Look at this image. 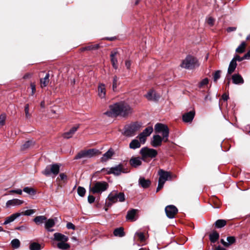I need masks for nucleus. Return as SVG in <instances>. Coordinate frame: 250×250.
<instances>
[{"label": "nucleus", "instance_id": "55", "mask_svg": "<svg viewBox=\"0 0 250 250\" xmlns=\"http://www.w3.org/2000/svg\"><path fill=\"white\" fill-rule=\"evenodd\" d=\"M207 21L209 25L212 26L214 24V20L212 18L209 17L207 19Z\"/></svg>", "mask_w": 250, "mask_h": 250}, {"label": "nucleus", "instance_id": "6", "mask_svg": "<svg viewBox=\"0 0 250 250\" xmlns=\"http://www.w3.org/2000/svg\"><path fill=\"white\" fill-rule=\"evenodd\" d=\"M108 188V184L106 182H97L93 184L92 187L90 188V191L93 194H100L105 191Z\"/></svg>", "mask_w": 250, "mask_h": 250}, {"label": "nucleus", "instance_id": "62", "mask_svg": "<svg viewBox=\"0 0 250 250\" xmlns=\"http://www.w3.org/2000/svg\"><path fill=\"white\" fill-rule=\"evenodd\" d=\"M125 66L127 69H129L131 66V62L129 60H126L125 62Z\"/></svg>", "mask_w": 250, "mask_h": 250}, {"label": "nucleus", "instance_id": "3", "mask_svg": "<svg viewBox=\"0 0 250 250\" xmlns=\"http://www.w3.org/2000/svg\"><path fill=\"white\" fill-rule=\"evenodd\" d=\"M125 200V195L123 192H118L114 190L108 195L105 204L107 207H110L113 204L117 202H123Z\"/></svg>", "mask_w": 250, "mask_h": 250}, {"label": "nucleus", "instance_id": "42", "mask_svg": "<svg viewBox=\"0 0 250 250\" xmlns=\"http://www.w3.org/2000/svg\"><path fill=\"white\" fill-rule=\"evenodd\" d=\"M208 83V78H205L203 79L198 84V87L200 88H204L205 86L207 85Z\"/></svg>", "mask_w": 250, "mask_h": 250}, {"label": "nucleus", "instance_id": "64", "mask_svg": "<svg viewBox=\"0 0 250 250\" xmlns=\"http://www.w3.org/2000/svg\"><path fill=\"white\" fill-rule=\"evenodd\" d=\"M215 250H226V249L220 246H218L215 248Z\"/></svg>", "mask_w": 250, "mask_h": 250}, {"label": "nucleus", "instance_id": "47", "mask_svg": "<svg viewBox=\"0 0 250 250\" xmlns=\"http://www.w3.org/2000/svg\"><path fill=\"white\" fill-rule=\"evenodd\" d=\"M78 194L81 197H83L85 193V189L84 188L79 187L77 189Z\"/></svg>", "mask_w": 250, "mask_h": 250}, {"label": "nucleus", "instance_id": "16", "mask_svg": "<svg viewBox=\"0 0 250 250\" xmlns=\"http://www.w3.org/2000/svg\"><path fill=\"white\" fill-rule=\"evenodd\" d=\"M195 116V112L194 111H190L183 115V120L184 122H191Z\"/></svg>", "mask_w": 250, "mask_h": 250}, {"label": "nucleus", "instance_id": "46", "mask_svg": "<svg viewBox=\"0 0 250 250\" xmlns=\"http://www.w3.org/2000/svg\"><path fill=\"white\" fill-rule=\"evenodd\" d=\"M221 73V70H217L213 74V81L214 82H216L217 80L220 78Z\"/></svg>", "mask_w": 250, "mask_h": 250}, {"label": "nucleus", "instance_id": "43", "mask_svg": "<svg viewBox=\"0 0 250 250\" xmlns=\"http://www.w3.org/2000/svg\"><path fill=\"white\" fill-rule=\"evenodd\" d=\"M119 78L116 76L113 77V83H112V89L113 91H115L117 85L119 84L118 83Z\"/></svg>", "mask_w": 250, "mask_h": 250}, {"label": "nucleus", "instance_id": "5", "mask_svg": "<svg viewBox=\"0 0 250 250\" xmlns=\"http://www.w3.org/2000/svg\"><path fill=\"white\" fill-rule=\"evenodd\" d=\"M142 124L141 123L135 122L131 124L125 126L124 135L127 137H132L140 130Z\"/></svg>", "mask_w": 250, "mask_h": 250}, {"label": "nucleus", "instance_id": "10", "mask_svg": "<svg viewBox=\"0 0 250 250\" xmlns=\"http://www.w3.org/2000/svg\"><path fill=\"white\" fill-rule=\"evenodd\" d=\"M158 175H159L158 181L163 184H165L167 181L172 179L171 173L169 171H165L162 169H160L158 171Z\"/></svg>", "mask_w": 250, "mask_h": 250}, {"label": "nucleus", "instance_id": "61", "mask_svg": "<svg viewBox=\"0 0 250 250\" xmlns=\"http://www.w3.org/2000/svg\"><path fill=\"white\" fill-rule=\"evenodd\" d=\"M59 176H60L61 180H62L66 179L67 178L66 175L63 173H60L59 175Z\"/></svg>", "mask_w": 250, "mask_h": 250}, {"label": "nucleus", "instance_id": "45", "mask_svg": "<svg viewBox=\"0 0 250 250\" xmlns=\"http://www.w3.org/2000/svg\"><path fill=\"white\" fill-rule=\"evenodd\" d=\"M24 111L25 117L26 119H29L31 117V114L29 113V104H25L24 106Z\"/></svg>", "mask_w": 250, "mask_h": 250}, {"label": "nucleus", "instance_id": "23", "mask_svg": "<svg viewBox=\"0 0 250 250\" xmlns=\"http://www.w3.org/2000/svg\"><path fill=\"white\" fill-rule=\"evenodd\" d=\"M21 213L19 212H17L16 213L13 214L10 216L7 217L5 219V221L3 223L4 225H7L13 221H14L16 218L20 217L21 216Z\"/></svg>", "mask_w": 250, "mask_h": 250}, {"label": "nucleus", "instance_id": "15", "mask_svg": "<svg viewBox=\"0 0 250 250\" xmlns=\"http://www.w3.org/2000/svg\"><path fill=\"white\" fill-rule=\"evenodd\" d=\"M142 157H132L129 160L130 165L133 167H137L142 165Z\"/></svg>", "mask_w": 250, "mask_h": 250}, {"label": "nucleus", "instance_id": "32", "mask_svg": "<svg viewBox=\"0 0 250 250\" xmlns=\"http://www.w3.org/2000/svg\"><path fill=\"white\" fill-rule=\"evenodd\" d=\"M146 97L148 100L150 101L156 100L157 98L155 92L153 90L148 92L146 95Z\"/></svg>", "mask_w": 250, "mask_h": 250}, {"label": "nucleus", "instance_id": "36", "mask_svg": "<svg viewBox=\"0 0 250 250\" xmlns=\"http://www.w3.org/2000/svg\"><path fill=\"white\" fill-rule=\"evenodd\" d=\"M29 249L30 250H40L42 247L39 243L33 242L30 245Z\"/></svg>", "mask_w": 250, "mask_h": 250}, {"label": "nucleus", "instance_id": "12", "mask_svg": "<svg viewBox=\"0 0 250 250\" xmlns=\"http://www.w3.org/2000/svg\"><path fill=\"white\" fill-rule=\"evenodd\" d=\"M177 208L173 205H169L166 207L165 212L169 218H173L177 212Z\"/></svg>", "mask_w": 250, "mask_h": 250}, {"label": "nucleus", "instance_id": "4", "mask_svg": "<svg viewBox=\"0 0 250 250\" xmlns=\"http://www.w3.org/2000/svg\"><path fill=\"white\" fill-rule=\"evenodd\" d=\"M61 166V165L58 163L49 165L46 167L42 173L46 176H52L54 177L59 174Z\"/></svg>", "mask_w": 250, "mask_h": 250}, {"label": "nucleus", "instance_id": "38", "mask_svg": "<svg viewBox=\"0 0 250 250\" xmlns=\"http://www.w3.org/2000/svg\"><path fill=\"white\" fill-rule=\"evenodd\" d=\"M152 131H153V127H152V126H148V127H146L141 133H142L143 135H145V136H146V137H148L151 134Z\"/></svg>", "mask_w": 250, "mask_h": 250}, {"label": "nucleus", "instance_id": "58", "mask_svg": "<svg viewBox=\"0 0 250 250\" xmlns=\"http://www.w3.org/2000/svg\"><path fill=\"white\" fill-rule=\"evenodd\" d=\"M5 121V116L3 115H1L0 116V125H3L4 124Z\"/></svg>", "mask_w": 250, "mask_h": 250}, {"label": "nucleus", "instance_id": "52", "mask_svg": "<svg viewBox=\"0 0 250 250\" xmlns=\"http://www.w3.org/2000/svg\"><path fill=\"white\" fill-rule=\"evenodd\" d=\"M35 212L33 209H27L23 212L24 215L29 216L33 214Z\"/></svg>", "mask_w": 250, "mask_h": 250}, {"label": "nucleus", "instance_id": "27", "mask_svg": "<svg viewBox=\"0 0 250 250\" xmlns=\"http://www.w3.org/2000/svg\"><path fill=\"white\" fill-rule=\"evenodd\" d=\"M236 62H234V60H231L229 66V68L228 69V74H231V73H232L234 71L236 67Z\"/></svg>", "mask_w": 250, "mask_h": 250}, {"label": "nucleus", "instance_id": "37", "mask_svg": "<svg viewBox=\"0 0 250 250\" xmlns=\"http://www.w3.org/2000/svg\"><path fill=\"white\" fill-rule=\"evenodd\" d=\"M152 131H153V127H152V126H148V127H146L141 133H142L143 135H145V136H146V137H148L151 134Z\"/></svg>", "mask_w": 250, "mask_h": 250}, {"label": "nucleus", "instance_id": "21", "mask_svg": "<svg viewBox=\"0 0 250 250\" xmlns=\"http://www.w3.org/2000/svg\"><path fill=\"white\" fill-rule=\"evenodd\" d=\"M54 239L60 242H65L68 240V237L61 233H55L54 234Z\"/></svg>", "mask_w": 250, "mask_h": 250}, {"label": "nucleus", "instance_id": "18", "mask_svg": "<svg viewBox=\"0 0 250 250\" xmlns=\"http://www.w3.org/2000/svg\"><path fill=\"white\" fill-rule=\"evenodd\" d=\"M23 201L18 199H13L7 201L6 203V208H10L12 206H16L21 205L23 203Z\"/></svg>", "mask_w": 250, "mask_h": 250}, {"label": "nucleus", "instance_id": "59", "mask_svg": "<svg viewBox=\"0 0 250 250\" xmlns=\"http://www.w3.org/2000/svg\"><path fill=\"white\" fill-rule=\"evenodd\" d=\"M30 86L32 89V95H33L36 91V86L33 83H31Z\"/></svg>", "mask_w": 250, "mask_h": 250}, {"label": "nucleus", "instance_id": "49", "mask_svg": "<svg viewBox=\"0 0 250 250\" xmlns=\"http://www.w3.org/2000/svg\"><path fill=\"white\" fill-rule=\"evenodd\" d=\"M135 235L138 237V239L141 241L143 242L145 241V235L143 232H136Z\"/></svg>", "mask_w": 250, "mask_h": 250}, {"label": "nucleus", "instance_id": "29", "mask_svg": "<svg viewBox=\"0 0 250 250\" xmlns=\"http://www.w3.org/2000/svg\"><path fill=\"white\" fill-rule=\"evenodd\" d=\"M46 221V217L45 216L41 215L36 216L34 219V221L38 225L42 224Z\"/></svg>", "mask_w": 250, "mask_h": 250}, {"label": "nucleus", "instance_id": "24", "mask_svg": "<svg viewBox=\"0 0 250 250\" xmlns=\"http://www.w3.org/2000/svg\"><path fill=\"white\" fill-rule=\"evenodd\" d=\"M136 213V210L135 209H132L130 210H129L127 212L126 218L128 220H130L131 221H133L135 220L134 217L135 216Z\"/></svg>", "mask_w": 250, "mask_h": 250}, {"label": "nucleus", "instance_id": "26", "mask_svg": "<svg viewBox=\"0 0 250 250\" xmlns=\"http://www.w3.org/2000/svg\"><path fill=\"white\" fill-rule=\"evenodd\" d=\"M141 146V143L137 139H133L129 144V147L131 149H135Z\"/></svg>", "mask_w": 250, "mask_h": 250}, {"label": "nucleus", "instance_id": "13", "mask_svg": "<svg viewBox=\"0 0 250 250\" xmlns=\"http://www.w3.org/2000/svg\"><path fill=\"white\" fill-rule=\"evenodd\" d=\"M98 95L102 99L106 100V90L105 85L100 83L98 86Z\"/></svg>", "mask_w": 250, "mask_h": 250}, {"label": "nucleus", "instance_id": "51", "mask_svg": "<svg viewBox=\"0 0 250 250\" xmlns=\"http://www.w3.org/2000/svg\"><path fill=\"white\" fill-rule=\"evenodd\" d=\"M10 194L12 193H17L19 195H21L22 193V191L21 189H13V190H10L9 191Z\"/></svg>", "mask_w": 250, "mask_h": 250}, {"label": "nucleus", "instance_id": "35", "mask_svg": "<svg viewBox=\"0 0 250 250\" xmlns=\"http://www.w3.org/2000/svg\"><path fill=\"white\" fill-rule=\"evenodd\" d=\"M246 46V42H242L240 45L236 48V52L238 53H243L245 50Z\"/></svg>", "mask_w": 250, "mask_h": 250}, {"label": "nucleus", "instance_id": "39", "mask_svg": "<svg viewBox=\"0 0 250 250\" xmlns=\"http://www.w3.org/2000/svg\"><path fill=\"white\" fill-rule=\"evenodd\" d=\"M57 247L59 249L63 250H67L70 248L69 244L63 242L58 243Z\"/></svg>", "mask_w": 250, "mask_h": 250}, {"label": "nucleus", "instance_id": "48", "mask_svg": "<svg viewBox=\"0 0 250 250\" xmlns=\"http://www.w3.org/2000/svg\"><path fill=\"white\" fill-rule=\"evenodd\" d=\"M33 145V142L31 141H26L22 146L21 149L24 150L29 148Z\"/></svg>", "mask_w": 250, "mask_h": 250}, {"label": "nucleus", "instance_id": "31", "mask_svg": "<svg viewBox=\"0 0 250 250\" xmlns=\"http://www.w3.org/2000/svg\"><path fill=\"white\" fill-rule=\"evenodd\" d=\"M219 237V233L216 231H213L209 235V239L212 243H215Z\"/></svg>", "mask_w": 250, "mask_h": 250}, {"label": "nucleus", "instance_id": "33", "mask_svg": "<svg viewBox=\"0 0 250 250\" xmlns=\"http://www.w3.org/2000/svg\"><path fill=\"white\" fill-rule=\"evenodd\" d=\"M49 74L47 73L44 78L41 79L40 81L41 83V86L42 87H45L46 86H47L49 83Z\"/></svg>", "mask_w": 250, "mask_h": 250}, {"label": "nucleus", "instance_id": "63", "mask_svg": "<svg viewBox=\"0 0 250 250\" xmlns=\"http://www.w3.org/2000/svg\"><path fill=\"white\" fill-rule=\"evenodd\" d=\"M243 57L244 59H250V50Z\"/></svg>", "mask_w": 250, "mask_h": 250}, {"label": "nucleus", "instance_id": "30", "mask_svg": "<svg viewBox=\"0 0 250 250\" xmlns=\"http://www.w3.org/2000/svg\"><path fill=\"white\" fill-rule=\"evenodd\" d=\"M113 233L116 236L123 237L125 235L124 229L122 227L116 229L114 230Z\"/></svg>", "mask_w": 250, "mask_h": 250}, {"label": "nucleus", "instance_id": "41", "mask_svg": "<svg viewBox=\"0 0 250 250\" xmlns=\"http://www.w3.org/2000/svg\"><path fill=\"white\" fill-rule=\"evenodd\" d=\"M23 191L30 195H34L36 193V191L34 188L28 187L23 188Z\"/></svg>", "mask_w": 250, "mask_h": 250}, {"label": "nucleus", "instance_id": "20", "mask_svg": "<svg viewBox=\"0 0 250 250\" xmlns=\"http://www.w3.org/2000/svg\"><path fill=\"white\" fill-rule=\"evenodd\" d=\"M232 83L235 84H243L244 82L242 77L239 74H235L232 76Z\"/></svg>", "mask_w": 250, "mask_h": 250}, {"label": "nucleus", "instance_id": "28", "mask_svg": "<svg viewBox=\"0 0 250 250\" xmlns=\"http://www.w3.org/2000/svg\"><path fill=\"white\" fill-rule=\"evenodd\" d=\"M99 47V44H96L94 45H89L86 46L85 47H83L81 48V51H90V50H94L98 49Z\"/></svg>", "mask_w": 250, "mask_h": 250}, {"label": "nucleus", "instance_id": "17", "mask_svg": "<svg viewBox=\"0 0 250 250\" xmlns=\"http://www.w3.org/2000/svg\"><path fill=\"white\" fill-rule=\"evenodd\" d=\"M114 152L113 150L111 148L105 152L101 158V161L102 162H105L108 160L111 159L112 156L114 155Z\"/></svg>", "mask_w": 250, "mask_h": 250}, {"label": "nucleus", "instance_id": "54", "mask_svg": "<svg viewBox=\"0 0 250 250\" xmlns=\"http://www.w3.org/2000/svg\"><path fill=\"white\" fill-rule=\"evenodd\" d=\"M66 228L68 229H72L73 230L75 229V226L72 223L70 222L67 223Z\"/></svg>", "mask_w": 250, "mask_h": 250}, {"label": "nucleus", "instance_id": "11", "mask_svg": "<svg viewBox=\"0 0 250 250\" xmlns=\"http://www.w3.org/2000/svg\"><path fill=\"white\" fill-rule=\"evenodd\" d=\"M107 174H113L114 175L118 176L122 173H124L123 165L120 164L114 167L107 168L105 169Z\"/></svg>", "mask_w": 250, "mask_h": 250}, {"label": "nucleus", "instance_id": "40", "mask_svg": "<svg viewBox=\"0 0 250 250\" xmlns=\"http://www.w3.org/2000/svg\"><path fill=\"white\" fill-rule=\"evenodd\" d=\"M20 241L18 239H14L11 241V244L13 248L18 249L20 246Z\"/></svg>", "mask_w": 250, "mask_h": 250}, {"label": "nucleus", "instance_id": "56", "mask_svg": "<svg viewBox=\"0 0 250 250\" xmlns=\"http://www.w3.org/2000/svg\"><path fill=\"white\" fill-rule=\"evenodd\" d=\"M165 184H163L161 182L158 181V187L156 189V192H158L161 189H162Z\"/></svg>", "mask_w": 250, "mask_h": 250}, {"label": "nucleus", "instance_id": "14", "mask_svg": "<svg viewBox=\"0 0 250 250\" xmlns=\"http://www.w3.org/2000/svg\"><path fill=\"white\" fill-rule=\"evenodd\" d=\"M57 221V218H50L48 219H46V221L45 222V228L48 231L50 232H52L54 231V229H51V228L53 227L56 222Z\"/></svg>", "mask_w": 250, "mask_h": 250}, {"label": "nucleus", "instance_id": "8", "mask_svg": "<svg viewBox=\"0 0 250 250\" xmlns=\"http://www.w3.org/2000/svg\"><path fill=\"white\" fill-rule=\"evenodd\" d=\"M99 151L96 149H89L87 150H82L79 152L77 155L75 157L74 159L77 160L84 158H91Z\"/></svg>", "mask_w": 250, "mask_h": 250}, {"label": "nucleus", "instance_id": "22", "mask_svg": "<svg viewBox=\"0 0 250 250\" xmlns=\"http://www.w3.org/2000/svg\"><path fill=\"white\" fill-rule=\"evenodd\" d=\"M151 182L148 179L141 177L139 179V185L144 188H146L150 185Z\"/></svg>", "mask_w": 250, "mask_h": 250}, {"label": "nucleus", "instance_id": "50", "mask_svg": "<svg viewBox=\"0 0 250 250\" xmlns=\"http://www.w3.org/2000/svg\"><path fill=\"white\" fill-rule=\"evenodd\" d=\"M228 241L227 243L229 244V246L234 243L235 242V238L233 236H229L227 238Z\"/></svg>", "mask_w": 250, "mask_h": 250}, {"label": "nucleus", "instance_id": "53", "mask_svg": "<svg viewBox=\"0 0 250 250\" xmlns=\"http://www.w3.org/2000/svg\"><path fill=\"white\" fill-rule=\"evenodd\" d=\"M244 59V57H240L239 56L236 55L234 57L232 60H234V62H236V61L241 62Z\"/></svg>", "mask_w": 250, "mask_h": 250}, {"label": "nucleus", "instance_id": "34", "mask_svg": "<svg viewBox=\"0 0 250 250\" xmlns=\"http://www.w3.org/2000/svg\"><path fill=\"white\" fill-rule=\"evenodd\" d=\"M226 221L223 219H219L215 222V226L217 228H221L226 225Z\"/></svg>", "mask_w": 250, "mask_h": 250}, {"label": "nucleus", "instance_id": "57", "mask_svg": "<svg viewBox=\"0 0 250 250\" xmlns=\"http://www.w3.org/2000/svg\"><path fill=\"white\" fill-rule=\"evenodd\" d=\"M95 198L93 195H89L88 197V201L89 203H93L95 201Z\"/></svg>", "mask_w": 250, "mask_h": 250}, {"label": "nucleus", "instance_id": "9", "mask_svg": "<svg viewBox=\"0 0 250 250\" xmlns=\"http://www.w3.org/2000/svg\"><path fill=\"white\" fill-rule=\"evenodd\" d=\"M197 62L196 59L191 56H188L183 61L181 66L186 69H192L196 66Z\"/></svg>", "mask_w": 250, "mask_h": 250}, {"label": "nucleus", "instance_id": "2", "mask_svg": "<svg viewBox=\"0 0 250 250\" xmlns=\"http://www.w3.org/2000/svg\"><path fill=\"white\" fill-rule=\"evenodd\" d=\"M154 129L156 133H162L163 136V138L159 135H155L153 136L151 145L153 147H157L161 146L163 141L165 142L168 141L169 129L167 125L161 123H157L155 125Z\"/></svg>", "mask_w": 250, "mask_h": 250}, {"label": "nucleus", "instance_id": "7", "mask_svg": "<svg viewBox=\"0 0 250 250\" xmlns=\"http://www.w3.org/2000/svg\"><path fill=\"white\" fill-rule=\"evenodd\" d=\"M140 153L144 161H146L147 158H154L158 154L157 150L155 149L149 148L147 147L142 148L140 151Z\"/></svg>", "mask_w": 250, "mask_h": 250}, {"label": "nucleus", "instance_id": "25", "mask_svg": "<svg viewBox=\"0 0 250 250\" xmlns=\"http://www.w3.org/2000/svg\"><path fill=\"white\" fill-rule=\"evenodd\" d=\"M117 54V52H112L110 55L111 57V61L112 64V66L114 68L117 69L118 65H117V59L116 58V56Z\"/></svg>", "mask_w": 250, "mask_h": 250}, {"label": "nucleus", "instance_id": "19", "mask_svg": "<svg viewBox=\"0 0 250 250\" xmlns=\"http://www.w3.org/2000/svg\"><path fill=\"white\" fill-rule=\"evenodd\" d=\"M78 128L79 125L72 127L68 131L62 134V137L65 139H69L71 138L76 132Z\"/></svg>", "mask_w": 250, "mask_h": 250}, {"label": "nucleus", "instance_id": "1", "mask_svg": "<svg viewBox=\"0 0 250 250\" xmlns=\"http://www.w3.org/2000/svg\"><path fill=\"white\" fill-rule=\"evenodd\" d=\"M133 112V109L127 103L125 102L116 103L109 106V110L104 113L109 117L118 116L126 117Z\"/></svg>", "mask_w": 250, "mask_h": 250}, {"label": "nucleus", "instance_id": "44", "mask_svg": "<svg viewBox=\"0 0 250 250\" xmlns=\"http://www.w3.org/2000/svg\"><path fill=\"white\" fill-rule=\"evenodd\" d=\"M137 138L139 139V141L141 144H144L146 141L147 137L145 136V135L140 133L137 136Z\"/></svg>", "mask_w": 250, "mask_h": 250}, {"label": "nucleus", "instance_id": "60", "mask_svg": "<svg viewBox=\"0 0 250 250\" xmlns=\"http://www.w3.org/2000/svg\"><path fill=\"white\" fill-rule=\"evenodd\" d=\"M236 30V27H229L227 29V31L228 32H230L232 31H234Z\"/></svg>", "mask_w": 250, "mask_h": 250}]
</instances>
